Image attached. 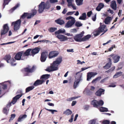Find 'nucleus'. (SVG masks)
<instances>
[{
    "label": "nucleus",
    "instance_id": "f257e3e1",
    "mask_svg": "<svg viewBox=\"0 0 124 124\" xmlns=\"http://www.w3.org/2000/svg\"><path fill=\"white\" fill-rule=\"evenodd\" d=\"M62 58L59 57L57 58L56 60L53 62L51 64V66L46 69L47 71L50 72L57 70L58 69V66L62 62Z\"/></svg>",
    "mask_w": 124,
    "mask_h": 124
},
{
    "label": "nucleus",
    "instance_id": "f03ea898",
    "mask_svg": "<svg viewBox=\"0 0 124 124\" xmlns=\"http://www.w3.org/2000/svg\"><path fill=\"white\" fill-rule=\"evenodd\" d=\"M50 6L49 1H47L46 3L44 2H41L39 5L38 12L39 13H41L43 12L45 9H48Z\"/></svg>",
    "mask_w": 124,
    "mask_h": 124
},
{
    "label": "nucleus",
    "instance_id": "7ed1b4c3",
    "mask_svg": "<svg viewBox=\"0 0 124 124\" xmlns=\"http://www.w3.org/2000/svg\"><path fill=\"white\" fill-rule=\"evenodd\" d=\"M75 79L73 87L76 88L78 85L79 82L82 80V75L79 72H77L75 76Z\"/></svg>",
    "mask_w": 124,
    "mask_h": 124
},
{
    "label": "nucleus",
    "instance_id": "20e7f679",
    "mask_svg": "<svg viewBox=\"0 0 124 124\" xmlns=\"http://www.w3.org/2000/svg\"><path fill=\"white\" fill-rule=\"evenodd\" d=\"M67 20H69L66 24L65 27L68 28L71 27L75 24L76 20L75 18L71 16H69L66 18Z\"/></svg>",
    "mask_w": 124,
    "mask_h": 124
},
{
    "label": "nucleus",
    "instance_id": "39448f33",
    "mask_svg": "<svg viewBox=\"0 0 124 124\" xmlns=\"http://www.w3.org/2000/svg\"><path fill=\"white\" fill-rule=\"evenodd\" d=\"M91 104L93 105L94 107L98 108L99 106L103 105L104 104V102L101 100L99 101H97L96 100H94L92 101Z\"/></svg>",
    "mask_w": 124,
    "mask_h": 124
},
{
    "label": "nucleus",
    "instance_id": "423d86ee",
    "mask_svg": "<svg viewBox=\"0 0 124 124\" xmlns=\"http://www.w3.org/2000/svg\"><path fill=\"white\" fill-rule=\"evenodd\" d=\"M16 103V96L14 97L13 98L11 102L9 103L7 105V106L4 108L3 110V112L6 114H7L8 113V107H10L11 105V104H14Z\"/></svg>",
    "mask_w": 124,
    "mask_h": 124
},
{
    "label": "nucleus",
    "instance_id": "0eeeda50",
    "mask_svg": "<svg viewBox=\"0 0 124 124\" xmlns=\"http://www.w3.org/2000/svg\"><path fill=\"white\" fill-rule=\"evenodd\" d=\"M84 32L83 31H82L81 33L77 34L74 37L75 40L78 42H81L83 41L82 38L84 35Z\"/></svg>",
    "mask_w": 124,
    "mask_h": 124
},
{
    "label": "nucleus",
    "instance_id": "6e6552de",
    "mask_svg": "<svg viewBox=\"0 0 124 124\" xmlns=\"http://www.w3.org/2000/svg\"><path fill=\"white\" fill-rule=\"evenodd\" d=\"M9 30V27L8 26L7 24H5L4 25L3 29L0 31V35L1 36L7 33Z\"/></svg>",
    "mask_w": 124,
    "mask_h": 124
},
{
    "label": "nucleus",
    "instance_id": "1a4fd4ad",
    "mask_svg": "<svg viewBox=\"0 0 124 124\" xmlns=\"http://www.w3.org/2000/svg\"><path fill=\"white\" fill-rule=\"evenodd\" d=\"M56 37L61 42H64L68 40L67 37L63 35L58 34L55 35Z\"/></svg>",
    "mask_w": 124,
    "mask_h": 124
},
{
    "label": "nucleus",
    "instance_id": "9d476101",
    "mask_svg": "<svg viewBox=\"0 0 124 124\" xmlns=\"http://www.w3.org/2000/svg\"><path fill=\"white\" fill-rule=\"evenodd\" d=\"M98 29L100 32H102L101 36L104 34L108 30V29L106 27V25L104 24H103L102 25L100 26Z\"/></svg>",
    "mask_w": 124,
    "mask_h": 124
},
{
    "label": "nucleus",
    "instance_id": "9b49d317",
    "mask_svg": "<svg viewBox=\"0 0 124 124\" xmlns=\"http://www.w3.org/2000/svg\"><path fill=\"white\" fill-rule=\"evenodd\" d=\"M48 55V53L46 52H43L42 53L40 58L41 62H44L46 61Z\"/></svg>",
    "mask_w": 124,
    "mask_h": 124
},
{
    "label": "nucleus",
    "instance_id": "f8f14e48",
    "mask_svg": "<svg viewBox=\"0 0 124 124\" xmlns=\"http://www.w3.org/2000/svg\"><path fill=\"white\" fill-rule=\"evenodd\" d=\"M97 73L93 72H89L87 73V80L89 81L91 78L94 77L97 74Z\"/></svg>",
    "mask_w": 124,
    "mask_h": 124
},
{
    "label": "nucleus",
    "instance_id": "ddd939ff",
    "mask_svg": "<svg viewBox=\"0 0 124 124\" xmlns=\"http://www.w3.org/2000/svg\"><path fill=\"white\" fill-rule=\"evenodd\" d=\"M40 50V48L38 47H36L34 49H32L31 51V53L32 56H34L35 54L39 52Z\"/></svg>",
    "mask_w": 124,
    "mask_h": 124
},
{
    "label": "nucleus",
    "instance_id": "4468645a",
    "mask_svg": "<svg viewBox=\"0 0 124 124\" xmlns=\"http://www.w3.org/2000/svg\"><path fill=\"white\" fill-rule=\"evenodd\" d=\"M58 53L55 51H52L50 52L49 55V58H52L57 56Z\"/></svg>",
    "mask_w": 124,
    "mask_h": 124
},
{
    "label": "nucleus",
    "instance_id": "2eb2a0df",
    "mask_svg": "<svg viewBox=\"0 0 124 124\" xmlns=\"http://www.w3.org/2000/svg\"><path fill=\"white\" fill-rule=\"evenodd\" d=\"M44 82H45V81L44 79L41 80L38 79L35 82L34 84V85L35 86H37L42 84Z\"/></svg>",
    "mask_w": 124,
    "mask_h": 124
},
{
    "label": "nucleus",
    "instance_id": "dca6fc26",
    "mask_svg": "<svg viewBox=\"0 0 124 124\" xmlns=\"http://www.w3.org/2000/svg\"><path fill=\"white\" fill-rule=\"evenodd\" d=\"M105 90L104 89H101L98 90L96 93V95L98 96H100L102 94H103L104 93Z\"/></svg>",
    "mask_w": 124,
    "mask_h": 124
},
{
    "label": "nucleus",
    "instance_id": "f3484780",
    "mask_svg": "<svg viewBox=\"0 0 124 124\" xmlns=\"http://www.w3.org/2000/svg\"><path fill=\"white\" fill-rule=\"evenodd\" d=\"M110 6L113 9L116 10L117 9V5L116 2L114 0L111 2Z\"/></svg>",
    "mask_w": 124,
    "mask_h": 124
},
{
    "label": "nucleus",
    "instance_id": "a211bd4d",
    "mask_svg": "<svg viewBox=\"0 0 124 124\" xmlns=\"http://www.w3.org/2000/svg\"><path fill=\"white\" fill-rule=\"evenodd\" d=\"M35 67L33 66L30 69L29 68H26L24 69L25 71L27 72H32L34 70Z\"/></svg>",
    "mask_w": 124,
    "mask_h": 124
},
{
    "label": "nucleus",
    "instance_id": "6ab92c4d",
    "mask_svg": "<svg viewBox=\"0 0 124 124\" xmlns=\"http://www.w3.org/2000/svg\"><path fill=\"white\" fill-rule=\"evenodd\" d=\"M109 62L106 64L105 66H104L103 68L105 69H109L111 66V58H109Z\"/></svg>",
    "mask_w": 124,
    "mask_h": 124
},
{
    "label": "nucleus",
    "instance_id": "aec40b11",
    "mask_svg": "<svg viewBox=\"0 0 124 124\" xmlns=\"http://www.w3.org/2000/svg\"><path fill=\"white\" fill-rule=\"evenodd\" d=\"M113 17L110 16H108L105 20L104 22L106 24H108L112 20Z\"/></svg>",
    "mask_w": 124,
    "mask_h": 124
},
{
    "label": "nucleus",
    "instance_id": "412c9836",
    "mask_svg": "<svg viewBox=\"0 0 124 124\" xmlns=\"http://www.w3.org/2000/svg\"><path fill=\"white\" fill-rule=\"evenodd\" d=\"M7 85L5 83H2L0 84V95L1 94V88H2L3 89H5L7 88ZM2 96H0V98Z\"/></svg>",
    "mask_w": 124,
    "mask_h": 124
},
{
    "label": "nucleus",
    "instance_id": "4be33fe9",
    "mask_svg": "<svg viewBox=\"0 0 124 124\" xmlns=\"http://www.w3.org/2000/svg\"><path fill=\"white\" fill-rule=\"evenodd\" d=\"M27 117V115H21L19 117L18 119V121L21 122L26 118Z\"/></svg>",
    "mask_w": 124,
    "mask_h": 124
},
{
    "label": "nucleus",
    "instance_id": "5701e85b",
    "mask_svg": "<svg viewBox=\"0 0 124 124\" xmlns=\"http://www.w3.org/2000/svg\"><path fill=\"white\" fill-rule=\"evenodd\" d=\"M21 21L20 19L16 21V30H17L20 28Z\"/></svg>",
    "mask_w": 124,
    "mask_h": 124
},
{
    "label": "nucleus",
    "instance_id": "b1692460",
    "mask_svg": "<svg viewBox=\"0 0 124 124\" xmlns=\"http://www.w3.org/2000/svg\"><path fill=\"white\" fill-rule=\"evenodd\" d=\"M93 93L92 91L88 89L87 88H86L83 92V93L84 94H86L88 95H89Z\"/></svg>",
    "mask_w": 124,
    "mask_h": 124
},
{
    "label": "nucleus",
    "instance_id": "393cba45",
    "mask_svg": "<svg viewBox=\"0 0 124 124\" xmlns=\"http://www.w3.org/2000/svg\"><path fill=\"white\" fill-rule=\"evenodd\" d=\"M55 22L57 24L61 25L64 23L65 22L64 21L61 19L59 18L55 21Z\"/></svg>",
    "mask_w": 124,
    "mask_h": 124
},
{
    "label": "nucleus",
    "instance_id": "a878e982",
    "mask_svg": "<svg viewBox=\"0 0 124 124\" xmlns=\"http://www.w3.org/2000/svg\"><path fill=\"white\" fill-rule=\"evenodd\" d=\"M65 32V30L63 29H61L55 32V35H57L58 34H60L61 33H63Z\"/></svg>",
    "mask_w": 124,
    "mask_h": 124
},
{
    "label": "nucleus",
    "instance_id": "bb28decb",
    "mask_svg": "<svg viewBox=\"0 0 124 124\" xmlns=\"http://www.w3.org/2000/svg\"><path fill=\"white\" fill-rule=\"evenodd\" d=\"M120 57L117 55H116L114 56V62L115 63L118 62L119 60Z\"/></svg>",
    "mask_w": 124,
    "mask_h": 124
},
{
    "label": "nucleus",
    "instance_id": "cd10ccee",
    "mask_svg": "<svg viewBox=\"0 0 124 124\" xmlns=\"http://www.w3.org/2000/svg\"><path fill=\"white\" fill-rule=\"evenodd\" d=\"M50 76V75L48 74H45L44 75H42L40 78V79H44L45 82V80L48 79Z\"/></svg>",
    "mask_w": 124,
    "mask_h": 124
},
{
    "label": "nucleus",
    "instance_id": "c85d7f7f",
    "mask_svg": "<svg viewBox=\"0 0 124 124\" xmlns=\"http://www.w3.org/2000/svg\"><path fill=\"white\" fill-rule=\"evenodd\" d=\"M86 14L85 13H83L79 18V19L85 20L86 19Z\"/></svg>",
    "mask_w": 124,
    "mask_h": 124
},
{
    "label": "nucleus",
    "instance_id": "c756f323",
    "mask_svg": "<svg viewBox=\"0 0 124 124\" xmlns=\"http://www.w3.org/2000/svg\"><path fill=\"white\" fill-rule=\"evenodd\" d=\"M22 54V53L21 52H19L16 54V60H20L21 59Z\"/></svg>",
    "mask_w": 124,
    "mask_h": 124
},
{
    "label": "nucleus",
    "instance_id": "7c9ffc66",
    "mask_svg": "<svg viewBox=\"0 0 124 124\" xmlns=\"http://www.w3.org/2000/svg\"><path fill=\"white\" fill-rule=\"evenodd\" d=\"M91 37V35H88L82 38V41H86L88 40Z\"/></svg>",
    "mask_w": 124,
    "mask_h": 124
},
{
    "label": "nucleus",
    "instance_id": "2f4dec72",
    "mask_svg": "<svg viewBox=\"0 0 124 124\" xmlns=\"http://www.w3.org/2000/svg\"><path fill=\"white\" fill-rule=\"evenodd\" d=\"M72 113V111L69 109H67L66 110L64 111L63 113V114L68 115L71 114Z\"/></svg>",
    "mask_w": 124,
    "mask_h": 124
},
{
    "label": "nucleus",
    "instance_id": "473e14b6",
    "mask_svg": "<svg viewBox=\"0 0 124 124\" xmlns=\"http://www.w3.org/2000/svg\"><path fill=\"white\" fill-rule=\"evenodd\" d=\"M122 74V72H119L116 73L115 75H114L113 78H116L120 76Z\"/></svg>",
    "mask_w": 124,
    "mask_h": 124
},
{
    "label": "nucleus",
    "instance_id": "72a5a7b5",
    "mask_svg": "<svg viewBox=\"0 0 124 124\" xmlns=\"http://www.w3.org/2000/svg\"><path fill=\"white\" fill-rule=\"evenodd\" d=\"M83 0H76V2L77 5L79 6L82 5Z\"/></svg>",
    "mask_w": 124,
    "mask_h": 124
},
{
    "label": "nucleus",
    "instance_id": "f704fd0d",
    "mask_svg": "<svg viewBox=\"0 0 124 124\" xmlns=\"http://www.w3.org/2000/svg\"><path fill=\"white\" fill-rule=\"evenodd\" d=\"M11 58V56L9 55H6L4 58V59L6 60L8 63H9V61Z\"/></svg>",
    "mask_w": 124,
    "mask_h": 124
},
{
    "label": "nucleus",
    "instance_id": "c9c22d12",
    "mask_svg": "<svg viewBox=\"0 0 124 124\" xmlns=\"http://www.w3.org/2000/svg\"><path fill=\"white\" fill-rule=\"evenodd\" d=\"M99 110L101 112H107L108 111V109L107 108L103 107H100Z\"/></svg>",
    "mask_w": 124,
    "mask_h": 124
},
{
    "label": "nucleus",
    "instance_id": "e433bc0d",
    "mask_svg": "<svg viewBox=\"0 0 124 124\" xmlns=\"http://www.w3.org/2000/svg\"><path fill=\"white\" fill-rule=\"evenodd\" d=\"M11 0H4V3L3 5V8L5 7V6L8 4L9 2Z\"/></svg>",
    "mask_w": 124,
    "mask_h": 124
},
{
    "label": "nucleus",
    "instance_id": "4c0bfd02",
    "mask_svg": "<svg viewBox=\"0 0 124 124\" xmlns=\"http://www.w3.org/2000/svg\"><path fill=\"white\" fill-rule=\"evenodd\" d=\"M34 88V87L33 86H29L27 87L26 89V92L27 93L30 91L32 90Z\"/></svg>",
    "mask_w": 124,
    "mask_h": 124
},
{
    "label": "nucleus",
    "instance_id": "58836bf2",
    "mask_svg": "<svg viewBox=\"0 0 124 124\" xmlns=\"http://www.w3.org/2000/svg\"><path fill=\"white\" fill-rule=\"evenodd\" d=\"M32 49L29 48L26 50V51L24 52V55L26 56L29 55L30 54V53Z\"/></svg>",
    "mask_w": 124,
    "mask_h": 124
},
{
    "label": "nucleus",
    "instance_id": "ea45409f",
    "mask_svg": "<svg viewBox=\"0 0 124 124\" xmlns=\"http://www.w3.org/2000/svg\"><path fill=\"white\" fill-rule=\"evenodd\" d=\"M101 32L100 31V30H99L98 29V30L96 31H95L94 32V36L95 37L96 36H97L99 35L100 34Z\"/></svg>",
    "mask_w": 124,
    "mask_h": 124
},
{
    "label": "nucleus",
    "instance_id": "a19ab883",
    "mask_svg": "<svg viewBox=\"0 0 124 124\" xmlns=\"http://www.w3.org/2000/svg\"><path fill=\"white\" fill-rule=\"evenodd\" d=\"M82 24L79 21H77L75 23V25L77 27H80L82 25Z\"/></svg>",
    "mask_w": 124,
    "mask_h": 124
},
{
    "label": "nucleus",
    "instance_id": "79ce46f5",
    "mask_svg": "<svg viewBox=\"0 0 124 124\" xmlns=\"http://www.w3.org/2000/svg\"><path fill=\"white\" fill-rule=\"evenodd\" d=\"M57 30L56 28L51 27L48 30L50 32H53Z\"/></svg>",
    "mask_w": 124,
    "mask_h": 124
},
{
    "label": "nucleus",
    "instance_id": "37998d69",
    "mask_svg": "<svg viewBox=\"0 0 124 124\" xmlns=\"http://www.w3.org/2000/svg\"><path fill=\"white\" fill-rule=\"evenodd\" d=\"M29 15L28 13H24L21 16L20 19H24L25 18L26 16Z\"/></svg>",
    "mask_w": 124,
    "mask_h": 124
},
{
    "label": "nucleus",
    "instance_id": "c03bdc74",
    "mask_svg": "<svg viewBox=\"0 0 124 124\" xmlns=\"http://www.w3.org/2000/svg\"><path fill=\"white\" fill-rule=\"evenodd\" d=\"M96 119H93L90 120L89 123L88 124H95L96 122ZM96 124H99L97 123Z\"/></svg>",
    "mask_w": 124,
    "mask_h": 124
},
{
    "label": "nucleus",
    "instance_id": "a18cd8bd",
    "mask_svg": "<svg viewBox=\"0 0 124 124\" xmlns=\"http://www.w3.org/2000/svg\"><path fill=\"white\" fill-rule=\"evenodd\" d=\"M101 78V77H97L95 79L93 80L92 81V83H93L94 82H96V81L97 80H100Z\"/></svg>",
    "mask_w": 124,
    "mask_h": 124
},
{
    "label": "nucleus",
    "instance_id": "49530a36",
    "mask_svg": "<svg viewBox=\"0 0 124 124\" xmlns=\"http://www.w3.org/2000/svg\"><path fill=\"white\" fill-rule=\"evenodd\" d=\"M45 109L49 111L50 112H51L52 114H54V112H57V110H55L48 109L46 108H45Z\"/></svg>",
    "mask_w": 124,
    "mask_h": 124
},
{
    "label": "nucleus",
    "instance_id": "de8ad7c7",
    "mask_svg": "<svg viewBox=\"0 0 124 124\" xmlns=\"http://www.w3.org/2000/svg\"><path fill=\"white\" fill-rule=\"evenodd\" d=\"M67 0L68 2V6L71 5L72 2L74 1V0Z\"/></svg>",
    "mask_w": 124,
    "mask_h": 124
},
{
    "label": "nucleus",
    "instance_id": "09e8293b",
    "mask_svg": "<svg viewBox=\"0 0 124 124\" xmlns=\"http://www.w3.org/2000/svg\"><path fill=\"white\" fill-rule=\"evenodd\" d=\"M11 63L12 65L14 66L16 65V63H14L15 62V61L13 59H12L10 60Z\"/></svg>",
    "mask_w": 124,
    "mask_h": 124
},
{
    "label": "nucleus",
    "instance_id": "8fccbe9b",
    "mask_svg": "<svg viewBox=\"0 0 124 124\" xmlns=\"http://www.w3.org/2000/svg\"><path fill=\"white\" fill-rule=\"evenodd\" d=\"M115 66L112 67L110 69L106 71V72L108 73L110 72H112V71L114 70L115 69Z\"/></svg>",
    "mask_w": 124,
    "mask_h": 124
},
{
    "label": "nucleus",
    "instance_id": "3c124183",
    "mask_svg": "<svg viewBox=\"0 0 124 124\" xmlns=\"http://www.w3.org/2000/svg\"><path fill=\"white\" fill-rule=\"evenodd\" d=\"M102 124H109V121L107 120H103L102 122Z\"/></svg>",
    "mask_w": 124,
    "mask_h": 124
},
{
    "label": "nucleus",
    "instance_id": "603ef678",
    "mask_svg": "<svg viewBox=\"0 0 124 124\" xmlns=\"http://www.w3.org/2000/svg\"><path fill=\"white\" fill-rule=\"evenodd\" d=\"M70 32L73 33H76L77 32V29L75 28H74L73 29H71L70 31Z\"/></svg>",
    "mask_w": 124,
    "mask_h": 124
},
{
    "label": "nucleus",
    "instance_id": "864d4df0",
    "mask_svg": "<svg viewBox=\"0 0 124 124\" xmlns=\"http://www.w3.org/2000/svg\"><path fill=\"white\" fill-rule=\"evenodd\" d=\"M32 13L31 14L32 15V16H34L37 13V11L35 9L32 10Z\"/></svg>",
    "mask_w": 124,
    "mask_h": 124
},
{
    "label": "nucleus",
    "instance_id": "5fc2aeb1",
    "mask_svg": "<svg viewBox=\"0 0 124 124\" xmlns=\"http://www.w3.org/2000/svg\"><path fill=\"white\" fill-rule=\"evenodd\" d=\"M90 68V67H88L86 68V67H84V68H81V70L80 71L78 72H79L80 74H81L82 75V74L80 72H81L82 71H83L84 70H85L89 68Z\"/></svg>",
    "mask_w": 124,
    "mask_h": 124
},
{
    "label": "nucleus",
    "instance_id": "6e6d98bb",
    "mask_svg": "<svg viewBox=\"0 0 124 124\" xmlns=\"http://www.w3.org/2000/svg\"><path fill=\"white\" fill-rule=\"evenodd\" d=\"M15 114H12L11 115V117L9 119V121L12 120L15 117Z\"/></svg>",
    "mask_w": 124,
    "mask_h": 124
},
{
    "label": "nucleus",
    "instance_id": "4d7b16f0",
    "mask_svg": "<svg viewBox=\"0 0 124 124\" xmlns=\"http://www.w3.org/2000/svg\"><path fill=\"white\" fill-rule=\"evenodd\" d=\"M22 95V94H20L17 95H16V102L17 100L20 98Z\"/></svg>",
    "mask_w": 124,
    "mask_h": 124
},
{
    "label": "nucleus",
    "instance_id": "13d9d810",
    "mask_svg": "<svg viewBox=\"0 0 124 124\" xmlns=\"http://www.w3.org/2000/svg\"><path fill=\"white\" fill-rule=\"evenodd\" d=\"M11 26H14V30L16 31V21L13 22L11 24Z\"/></svg>",
    "mask_w": 124,
    "mask_h": 124
},
{
    "label": "nucleus",
    "instance_id": "bf43d9fd",
    "mask_svg": "<svg viewBox=\"0 0 124 124\" xmlns=\"http://www.w3.org/2000/svg\"><path fill=\"white\" fill-rule=\"evenodd\" d=\"M75 12V11L69 12L67 13L66 15H71L73 14Z\"/></svg>",
    "mask_w": 124,
    "mask_h": 124
},
{
    "label": "nucleus",
    "instance_id": "052dcab7",
    "mask_svg": "<svg viewBox=\"0 0 124 124\" xmlns=\"http://www.w3.org/2000/svg\"><path fill=\"white\" fill-rule=\"evenodd\" d=\"M98 6L99 7H100V8L101 9L104 7V5L103 3H101L99 4Z\"/></svg>",
    "mask_w": 124,
    "mask_h": 124
},
{
    "label": "nucleus",
    "instance_id": "680f3d73",
    "mask_svg": "<svg viewBox=\"0 0 124 124\" xmlns=\"http://www.w3.org/2000/svg\"><path fill=\"white\" fill-rule=\"evenodd\" d=\"M16 9V6H15L13 8H12L9 10L10 13H11L14 11Z\"/></svg>",
    "mask_w": 124,
    "mask_h": 124
},
{
    "label": "nucleus",
    "instance_id": "e2e57ef3",
    "mask_svg": "<svg viewBox=\"0 0 124 124\" xmlns=\"http://www.w3.org/2000/svg\"><path fill=\"white\" fill-rule=\"evenodd\" d=\"M92 14V11H90L88 12L87 13V16L89 17H90Z\"/></svg>",
    "mask_w": 124,
    "mask_h": 124
},
{
    "label": "nucleus",
    "instance_id": "0e129e2a",
    "mask_svg": "<svg viewBox=\"0 0 124 124\" xmlns=\"http://www.w3.org/2000/svg\"><path fill=\"white\" fill-rule=\"evenodd\" d=\"M50 3H52L58 2V0H49Z\"/></svg>",
    "mask_w": 124,
    "mask_h": 124
},
{
    "label": "nucleus",
    "instance_id": "69168bd1",
    "mask_svg": "<svg viewBox=\"0 0 124 124\" xmlns=\"http://www.w3.org/2000/svg\"><path fill=\"white\" fill-rule=\"evenodd\" d=\"M108 78V77H107L101 80V81L100 83H104V82Z\"/></svg>",
    "mask_w": 124,
    "mask_h": 124
},
{
    "label": "nucleus",
    "instance_id": "338daca9",
    "mask_svg": "<svg viewBox=\"0 0 124 124\" xmlns=\"http://www.w3.org/2000/svg\"><path fill=\"white\" fill-rule=\"evenodd\" d=\"M77 61L78 62L77 63V64H83V63H85V62H84V61L81 62V61L80 60H77Z\"/></svg>",
    "mask_w": 124,
    "mask_h": 124
},
{
    "label": "nucleus",
    "instance_id": "774afa93",
    "mask_svg": "<svg viewBox=\"0 0 124 124\" xmlns=\"http://www.w3.org/2000/svg\"><path fill=\"white\" fill-rule=\"evenodd\" d=\"M67 51L68 52H74L73 49H69L67 50Z\"/></svg>",
    "mask_w": 124,
    "mask_h": 124
}]
</instances>
